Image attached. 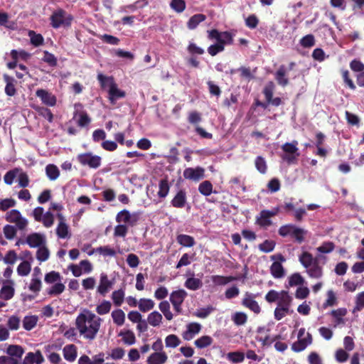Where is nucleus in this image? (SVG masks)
Returning <instances> with one entry per match:
<instances>
[{"label": "nucleus", "instance_id": "25", "mask_svg": "<svg viewBox=\"0 0 364 364\" xmlns=\"http://www.w3.org/2000/svg\"><path fill=\"white\" fill-rule=\"evenodd\" d=\"M63 352L64 358L69 362L74 361L77 358V348L73 344L65 346Z\"/></svg>", "mask_w": 364, "mask_h": 364}, {"label": "nucleus", "instance_id": "6", "mask_svg": "<svg viewBox=\"0 0 364 364\" xmlns=\"http://www.w3.org/2000/svg\"><path fill=\"white\" fill-rule=\"evenodd\" d=\"M139 220V213L134 212L131 213L128 210L124 209L116 215V221L119 223H124L129 226H134Z\"/></svg>", "mask_w": 364, "mask_h": 364}, {"label": "nucleus", "instance_id": "52", "mask_svg": "<svg viewBox=\"0 0 364 364\" xmlns=\"http://www.w3.org/2000/svg\"><path fill=\"white\" fill-rule=\"evenodd\" d=\"M229 360L235 363H242L245 359V354L242 352H230L227 354Z\"/></svg>", "mask_w": 364, "mask_h": 364}, {"label": "nucleus", "instance_id": "64", "mask_svg": "<svg viewBox=\"0 0 364 364\" xmlns=\"http://www.w3.org/2000/svg\"><path fill=\"white\" fill-rule=\"evenodd\" d=\"M111 309V303L109 301H104L96 308L97 312L100 315H104L107 314Z\"/></svg>", "mask_w": 364, "mask_h": 364}, {"label": "nucleus", "instance_id": "3", "mask_svg": "<svg viewBox=\"0 0 364 364\" xmlns=\"http://www.w3.org/2000/svg\"><path fill=\"white\" fill-rule=\"evenodd\" d=\"M100 320H76V326L81 335L88 339H93L100 326Z\"/></svg>", "mask_w": 364, "mask_h": 364}, {"label": "nucleus", "instance_id": "11", "mask_svg": "<svg viewBox=\"0 0 364 364\" xmlns=\"http://www.w3.org/2000/svg\"><path fill=\"white\" fill-rule=\"evenodd\" d=\"M36 96L41 100V102L48 107H54L57 102L56 97L48 90L38 89L36 91Z\"/></svg>", "mask_w": 364, "mask_h": 364}, {"label": "nucleus", "instance_id": "4", "mask_svg": "<svg viewBox=\"0 0 364 364\" xmlns=\"http://www.w3.org/2000/svg\"><path fill=\"white\" fill-rule=\"evenodd\" d=\"M50 25L54 28L70 26L73 17L63 9L55 10L50 17Z\"/></svg>", "mask_w": 364, "mask_h": 364}, {"label": "nucleus", "instance_id": "30", "mask_svg": "<svg viewBox=\"0 0 364 364\" xmlns=\"http://www.w3.org/2000/svg\"><path fill=\"white\" fill-rule=\"evenodd\" d=\"M299 262L306 268L310 267L314 264V262L318 261L316 258H314L313 255L309 252H304L299 256Z\"/></svg>", "mask_w": 364, "mask_h": 364}, {"label": "nucleus", "instance_id": "62", "mask_svg": "<svg viewBox=\"0 0 364 364\" xmlns=\"http://www.w3.org/2000/svg\"><path fill=\"white\" fill-rule=\"evenodd\" d=\"M4 234L6 239L12 240L16 235V227L10 225H6L3 228Z\"/></svg>", "mask_w": 364, "mask_h": 364}, {"label": "nucleus", "instance_id": "42", "mask_svg": "<svg viewBox=\"0 0 364 364\" xmlns=\"http://www.w3.org/2000/svg\"><path fill=\"white\" fill-rule=\"evenodd\" d=\"M28 36L31 38V43L35 47H38L43 44L44 39L41 34L36 33L33 31H30Z\"/></svg>", "mask_w": 364, "mask_h": 364}, {"label": "nucleus", "instance_id": "50", "mask_svg": "<svg viewBox=\"0 0 364 364\" xmlns=\"http://www.w3.org/2000/svg\"><path fill=\"white\" fill-rule=\"evenodd\" d=\"M213 339L208 336H203L195 341V345L198 348H204L211 345Z\"/></svg>", "mask_w": 364, "mask_h": 364}, {"label": "nucleus", "instance_id": "43", "mask_svg": "<svg viewBox=\"0 0 364 364\" xmlns=\"http://www.w3.org/2000/svg\"><path fill=\"white\" fill-rule=\"evenodd\" d=\"M138 304L139 309L142 312L149 311L154 306V302L150 299H141Z\"/></svg>", "mask_w": 364, "mask_h": 364}, {"label": "nucleus", "instance_id": "22", "mask_svg": "<svg viewBox=\"0 0 364 364\" xmlns=\"http://www.w3.org/2000/svg\"><path fill=\"white\" fill-rule=\"evenodd\" d=\"M6 353L20 362L24 353V349L18 345H9L6 350Z\"/></svg>", "mask_w": 364, "mask_h": 364}, {"label": "nucleus", "instance_id": "15", "mask_svg": "<svg viewBox=\"0 0 364 364\" xmlns=\"http://www.w3.org/2000/svg\"><path fill=\"white\" fill-rule=\"evenodd\" d=\"M204 176V169L201 167L187 168L183 171V176L186 179L198 181Z\"/></svg>", "mask_w": 364, "mask_h": 364}, {"label": "nucleus", "instance_id": "9", "mask_svg": "<svg viewBox=\"0 0 364 364\" xmlns=\"http://www.w3.org/2000/svg\"><path fill=\"white\" fill-rule=\"evenodd\" d=\"M188 294L184 289L173 291L170 294V301L173 305V309L180 313L182 310L181 305L186 298Z\"/></svg>", "mask_w": 364, "mask_h": 364}, {"label": "nucleus", "instance_id": "24", "mask_svg": "<svg viewBox=\"0 0 364 364\" xmlns=\"http://www.w3.org/2000/svg\"><path fill=\"white\" fill-rule=\"evenodd\" d=\"M270 273L275 279H281L285 276V269L282 263L274 261L270 266Z\"/></svg>", "mask_w": 364, "mask_h": 364}, {"label": "nucleus", "instance_id": "34", "mask_svg": "<svg viewBox=\"0 0 364 364\" xmlns=\"http://www.w3.org/2000/svg\"><path fill=\"white\" fill-rule=\"evenodd\" d=\"M235 278L232 276H221V275H213L211 277V281L215 285L223 286L229 282L234 281Z\"/></svg>", "mask_w": 364, "mask_h": 364}, {"label": "nucleus", "instance_id": "5", "mask_svg": "<svg viewBox=\"0 0 364 364\" xmlns=\"http://www.w3.org/2000/svg\"><path fill=\"white\" fill-rule=\"evenodd\" d=\"M77 161L82 166H88L91 168H97L101 166L102 158L93 155L91 152L80 154L77 156Z\"/></svg>", "mask_w": 364, "mask_h": 364}, {"label": "nucleus", "instance_id": "23", "mask_svg": "<svg viewBox=\"0 0 364 364\" xmlns=\"http://www.w3.org/2000/svg\"><path fill=\"white\" fill-rule=\"evenodd\" d=\"M242 304L255 313H259L260 311L259 306L249 292H246L245 298L242 300Z\"/></svg>", "mask_w": 364, "mask_h": 364}, {"label": "nucleus", "instance_id": "59", "mask_svg": "<svg viewBox=\"0 0 364 364\" xmlns=\"http://www.w3.org/2000/svg\"><path fill=\"white\" fill-rule=\"evenodd\" d=\"M165 343L166 347L176 348L180 344L181 341L178 336L171 334L166 338Z\"/></svg>", "mask_w": 364, "mask_h": 364}, {"label": "nucleus", "instance_id": "16", "mask_svg": "<svg viewBox=\"0 0 364 364\" xmlns=\"http://www.w3.org/2000/svg\"><path fill=\"white\" fill-rule=\"evenodd\" d=\"M311 343V335L309 333H308L306 337L298 338V341L292 344L291 349L294 352H301L304 350Z\"/></svg>", "mask_w": 364, "mask_h": 364}, {"label": "nucleus", "instance_id": "13", "mask_svg": "<svg viewBox=\"0 0 364 364\" xmlns=\"http://www.w3.org/2000/svg\"><path fill=\"white\" fill-rule=\"evenodd\" d=\"M187 203L186 192L183 189L179 190L171 201V204L176 208H183Z\"/></svg>", "mask_w": 364, "mask_h": 364}, {"label": "nucleus", "instance_id": "40", "mask_svg": "<svg viewBox=\"0 0 364 364\" xmlns=\"http://www.w3.org/2000/svg\"><path fill=\"white\" fill-rule=\"evenodd\" d=\"M38 114L46 118L49 122H52L53 119V114L51 111L45 107L36 106L34 107Z\"/></svg>", "mask_w": 364, "mask_h": 364}, {"label": "nucleus", "instance_id": "55", "mask_svg": "<svg viewBox=\"0 0 364 364\" xmlns=\"http://www.w3.org/2000/svg\"><path fill=\"white\" fill-rule=\"evenodd\" d=\"M98 37L105 43L116 46L118 45L120 40L114 36L109 34L99 35Z\"/></svg>", "mask_w": 364, "mask_h": 364}, {"label": "nucleus", "instance_id": "57", "mask_svg": "<svg viewBox=\"0 0 364 364\" xmlns=\"http://www.w3.org/2000/svg\"><path fill=\"white\" fill-rule=\"evenodd\" d=\"M128 232V226L125 224H119L114 228V236L124 237Z\"/></svg>", "mask_w": 364, "mask_h": 364}, {"label": "nucleus", "instance_id": "31", "mask_svg": "<svg viewBox=\"0 0 364 364\" xmlns=\"http://www.w3.org/2000/svg\"><path fill=\"white\" fill-rule=\"evenodd\" d=\"M95 252H98L104 256L109 257H114L116 255V251L109 246H100L96 249H92L90 251L87 252V254L88 255H92Z\"/></svg>", "mask_w": 364, "mask_h": 364}, {"label": "nucleus", "instance_id": "27", "mask_svg": "<svg viewBox=\"0 0 364 364\" xmlns=\"http://www.w3.org/2000/svg\"><path fill=\"white\" fill-rule=\"evenodd\" d=\"M167 360V355L164 352H155L147 360L149 364H164Z\"/></svg>", "mask_w": 364, "mask_h": 364}, {"label": "nucleus", "instance_id": "33", "mask_svg": "<svg viewBox=\"0 0 364 364\" xmlns=\"http://www.w3.org/2000/svg\"><path fill=\"white\" fill-rule=\"evenodd\" d=\"M307 274L312 278H320L323 274L322 268L318 264V261L314 262V264L306 269Z\"/></svg>", "mask_w": 364, "mask_h": 364}, {"label": "nucleus", "instance_id": "36", "mask_svg": "<svg viewBox=\"0 0 364 364\" xmlns=\"http://www.w3.org/2000/svg\"><path fill=\"white\" fill-rule=\"evenodd\" d=\"M46 173L50 181L56 180L60 176V171L57 166L48 164L46 167Z\"/></svg>", "mask_w": 364, "mask_h": 364}, {"label": "nucleus", "instance_id": "21", "mask_svg": "<svg viewBox=\"0 0 364 364\" xmlns=\"http://www.w3.org/2000/svg\"><path fill=\"white\" fill-rule=\"evenodd\" d=\"M4 80L6 82L5 93L9 97H13L16 94V80L11 76L4 74Z\"/></svg>", "mask_w": 364, "mask_h": 364}, {"label": "nucleus", "instance_id": "54", "mask_svg": "<svg viewBox=\"0 0 364 364\" xmlns=\"http://www.w3.org/2000/svg\"><path fill=\"white\" fill-rule=\"evenodd\" d=\"M276 243L273 240H266L259 245V249L263 252H270L274 250Z\"/></svg>", "mask_w": 364, "mask_h": 364}, {"label": "nucleus", "instance_id": "49", "mask_svg": "<svg viewBox=\"0 0 364 364\" xmlns=\"http://www.w3.org/2000/svg\"><path fill=\"white\" fill-rule=\"evenodd\" d=\"M31 269V264L28 261L21 262L17 267V273L20 276H27Z\"/></svg>", "mask_w": 364, "mask_h": 364}, {"label": "nucleus", "instance_id": "18", "mask_svg": "<svg viewBox=\"0 0 364 364\" xmlns=\"http://www.w3.org/2000/svg\"><path fill=\"white\" fill-rule=\"evenodd\" d=\"M44 362L43 356L40 350H37L36 353L29 352L25 356L22 363L20 364H42Z\"/></svg>", "mask_w": 364, "mask_h": 364}, {"label": "nucleus", "instance_id": "32", "mask_svg": "<svg viewBox=\"0 0 364 364\" xmlns=\"http://www.w3.org/2000/svg\"><path fill=\"white\" fill-rule=\"evenodd\" d=\"M184 286L188 289L196 291L202 287L203 282L200 279L192 277L186 280Z\"/></svg>", "mask_w": 364, "mask_h": 364}, {"label": "nucleus", "instance_id": "47", "mask_svg": "<svg viewBox=\"0 0 364 364\" xmlns=\"http://www.w3.org/2000/svg\"><path fill=\"white\" fill-rule=\"evenodd\" d=\"M195 254H192L191 255L188 253H184L178 263L176 264V268L180 269L181 267L183 266H188L189 265L191 262L193 260Z\"/></svg>", "mask_w": 364, "mask_h": 364}, {"label": "nucleus", "instance_id": "38", "mask_svg": "<svg viewBox=\"0 0 364 364\" xmlns=\"http://www.w3.org/2000/svg\"><path fill=\"white\" fill-rule=\"evenodd\" d=\"M297 145H298V141L296 140H294L291 143L287 142V143L284 144L282 146V149L286 154H296V156H299V154L297 153V151H298Z\"/></svg>", "mask_w": 364, "mask_h": 364}, {"label": "nucleus", "instance_id": "35", "mask_svg": "<svg viewBox=\"0 0 364 364\" xmlns=\"http://www.w3.org/2000/svg\"><path fill=\"white\" fill-rule=\"evenodd\" d=\"M284 293H288V291L283 290L280 292H278L275 290L272 289L269 291L266 294L265 299L269 303L275 302L276 301L279 302L281 301V298L282 297V296H284L283 294Z\"/></svg>", "mask_w": 364, "mask_h": 364}, {"label": "nucleus", "instance_id": "63", "mask_svg": "<svg viewBox=\"0 0 364 364\" xmlns=\"http://www.w3.org/2000/svg\"><path fill=\"white\" fill-rule=\"evenodd\" d=\"M259 24V19L255 14H251L245 18V25L250 29H254L257 27Z\"/></svg>", "mask_w": 364, "mask_h": 364}, {"label": "nucleus", "instance_id": "14", "mask_svg": "<svg viewBox=\"0 0 364 364\" xmlns=\"http://www.w3.org/2000/svg\"><path fill=\"white\" fill-rule=\"evenodd\" d=\"M201 330V325L198 323L192 322L187 325V329L183 334V338L186 341L191 340Z\"/></svg>", "mask_w": 364, "mask_h": 364}, {"label": "nucleus", "instance_id": "39", "mask_svg": "<svg viewBox=\"0 0 364 364\" xmlns=\"http://www.w3.org/2000/svg\"><path fill=\"white\" fill-rule=\"evenodd\" d=\"M20 171H21L20 168H14L7 171L4 176V183L7 185H11Z\"/></svg>", "mask_w": 364, "mask_h": 364}, {"label": "nucleus", "instance_id": "41", "mask_svg": "<svg viewBox=\"0 0 364 364\" xmlns=\"http://www.w3.org/2000/svg\"><path fill=\"white\" fill-rule=\"evenodd\" d=\"M198 191L200 194L208 196L213 192V185L209 181H204L199 184Z\"/></svg>", "mask_w": 364, "mask_h": 364}, {"label": "nucleus", "instance_id": "58", "mask_svg": "<svg viewBox=\"0 0 364 364\" xmlns=\"http://www.w3.org/2000/svg\"><path fill=\"white\" fill-rule=\"evenodd\" d=\"M159 309L164 314L165 318H173V314L170 311V304L167 301H163L159 304Z\"/></svg>", "mask_w": 364, "mask_h": 364}, {"label": "nucleus", "instance_id": "1", "mask_svg": "<svg viewBox=\"0 0 364 364\" xmlns=\"http://www.w3.org/2000/svg\"><path fill=\"white\" fill-rule=\"evenodd\" d=\"M208 38L210 40H215V44L208 48V52L211 56H215L218 53L225 50V45H230L233 43L232 34L228 31L220 32L217 29L208 31Z\"/></svg>", "mask_w": 364, "mask_h": 364}, {"label": "nucleus", "instance_id": "12", "mask_svg": "<svg viewBox=\"0 0 364 364\" xmlns=\"http://www.w3.org/2000/svg\"><path fill=\"white\" fill-rule=\"evenodd\" d=\"M26 242L30 247L36 248L46 245V240L42 234L33 232L26 237Z\"/></svg>", "mask_w": 364, "mask_h": 364}, {"label": "nucleus", "instance_id": "53", "mask_svg": "<svg viewBox=\"0 0 364 364\" xmlns=\"http://www.w3.org/2000/svg\"><path fill=\"white\" fill-rule=\"evenodd\" d=\"M21 217H22V215L20 211L16 209H13L6 213L5 219L6 221L11 223H14L17 222V220H19Z\"/></svg>", "mask_w": 364, "mask_h": 364}, {"label": "nucleus", "instance_id": "29", "mask_svg": "<svg viewBox=\"0 0 364 364\" xmlns=\"http://www.w3.org/2000/svg\"><path fill=\"white\" fill-rule=\"evenodd\" d=\"M206 19L205 15L203 14H197L192 16L187 22V27L190 30L195 29L199 23L204 21Z\"/></svg>", "mask_w": 364, "mask_h": 364}, {"label": "nucleus", "instance_id": "44", "mask_svg": "<svg viewBox=\"0 0 364 364\" xmlns=\"http://www.w3.org/2000/svg\"><path fill=\"white\" fill-rule=\"evenodd\" d=\"M170 7L176 13H182L186 8V4L184 0H171Z\"/></svg>", "mask_w": 364, "mask_h": 364}, {"label": "nucleus", "instance_id": "37", "mask_svg": "<svg viewBox=\"0 0 364 364\" xmlns=\"http://www.w3.org/2000/svg\"><path fill=\"white\" fill-rule=\"evenodd\" d=\"M125 296L124 289L114 291L112 294V299L116 306H119L124 301Z\"/></svg>", "mask_w": 364, "mask_h": 364}, {"label": "nucleus", "instance_id": "46", "mask_svg": "<svg viewBox=\"0 0 364 364\" xmlns=\"http://www.w3.org/2000/svg\"><path fill=\"white\" fill-rule=\"evenodd\" d=\"M50 256L49 250L44 245L38 247L36 252V258L40 262H45L48 259Z\"/></svg>", "mask_w": 364, "mask_h": 364}, {"label": "nucleus", "instance_id": "26", "mask_svg": "<svg viewBox=\"0 0 364 364\" xmlns=\"http://www.w3.org/2000/svg\"><path fill=\"white\" fill-rule=\"evenodd\" d=\"M170 187L168 176L161 179L159 183L158 196L161 198H166L169 193Z\"/></svg>", "mask_w": 364, "mask_h": 364}, {"label": "nucleus", "instance_id": "8", "mask_svg": "<svg viewBox=\"0 0 364 364\" xmlns=\"http://www.w3.org/2000/svg\"><path fill=\"white\" fill-rule=\"evenodd\" d=\"M283 294L284 296H282L281 301L277 303V307L274 311L275 318H282L286 316L289 311L291 297L289 295V293H284Z\"/></svg>", "mask_w": 364, "mask_h": 364}, {"label": "nucleus", "instance_id": "19", "mask_svg": "<svg viewBox=\"0 0 364 364\" xmlns=\"http://www.w3.org/2000/svg\"><path fill=\"white\" fill-rule=\"evenodd\" d=\"M109 93V100L112 104H114L116 100L119 98H123L125 97L126 93L124 91L119 90L117 87V85L115 83V82H112V85H110V87L108 90Z\"/></svg>", "mask_w": 364, "mask_h": 364}, {"label": "nucleus", "instance_id": "28", "mask_svg": "<svg viewBox=\"0 0 364 364\" xmlns=\"http://www.w3.org/2000/svg\"><path fill=\"white\" fill-rule=\"evenodd\" d=\"M176 241L178 244L186 247H191L196 244L193 237L185 234L177 235Z\"/></svg>", "mask_w": 364, "mask_h": 364}, {"label": "nucleus", "instance_id": "17", "mask_svg": "<svg viewBox=\"0 0 364 364\" xmlns=\"http://www.w3.org/2000/svg\"><path fill=\"white\" fill-rule=\"evenodd\" d=\"M113 282L108 279L107 275L105 273L100 274V284L97 287V292L105 296L109 290L112 287Z\"/></svg>", "mask_w": 364, "mask_h": 364}, {"label": "nucleus", "instance_id": "7", "mask_svg": "<svg viewBox=\"0 0 364 364\" xmlns=\"http://www.w3.org/2000/svg\"><path fill=\"white\" fill-rule=\"evenodd\" d=\"M275 90V85L272 81H269L264 86L262 93L264 95L266 101L272 106L279 107L283 102L281 97H273Z\"/></svg>", "mask_w": 364, "mask_h": 364}, {"label": "nucleus", "instance_id": "45", "mask_svg": "<svg viewBox=\"0 0 364 364\" xmlns=\"http://www.w3.org/2000/svg\"><path fill=\"white\" fill-rule=\"evenodd\" d=\"M14 295V289L10 285H4L0 290V296L4 300L11 299Z\"/></svg>", "mask_w": 364, "mask_h": 364}, {"label": "nucleus", "instance_id": "48", "mask_svg": "<svg viewBox=\"0 0 364 364\" xmlns=\"http://www.w3.org/2000/svg\"><path fill=\"white\" fill-rule=\"evenodd\" d=\"M56 234L59 238H66L69 237V228L66 223H58L56 228Z\"/></svg>", "mask_w": 364, "mask_h": 364}, {"label": "nucleus", "instance_id": "10", "mask_svg": "<svg viewBox=\"0 0 364 364\" xmlns=\"http://www.w3.org/2000/svg\"><path fill=\"white\" fill-rule=\"evenodd\" d=\"M279 213V208L276 207L272 210H263L259 213V217L257 218V223L261 227H268L272 225L270 218L277 215Z\"/></svg>", "mask_w": 364, "mask_h": 364}, {"label": "nucleus", "instance_id": "61", "mask_svg": "<svg viewBox=\"0 0 364 364\" xmlns=\"http://www.w3.org/2000/svg\"><path fill=\"white\" fill-rule=\"evenodd\" d=\"M45 282L47 284H52L60 280V274L55 271H51L45 275Z\"/></svg>", "mask_w": 364, "mask_h": 364}, {"label": "nucleus", "instance_id": "56", "mask_svg": "<svg viewBox=\"0 0 364 364\" xmlns=\"http://www.w3.org/2000/svg\"><path fill=\"white\" fill-rule=\"evenodd\" d=\"M300 44L304 48H311L315 45V38L312 34H308L300 40Z\"/></svg>", "mask_w": 364, "mask_h": 364}, {"label": "nucleus", "instance_id": "60", "mask_svg": "<svg viewBox=\"0 0 364 364\" xmlns=\"http://www.w3.org/2000/svg\"><path fill=\"white\" fill-rule=\"evenodd\" d=\"M44 56L43 58V60L48 63L51 67H55L57 65L58 61L55 56L53 54L49 53L47 50H45L43 52Z\"/></svg>", "mask_w": 364, "mask_h": 364}, {"label": "nucleus", "instance_id": "20", "mask_svg": "<svg viewBox=\"0 0 364 364\" xmlns=\"http://www.w3.org/2000/svg\"><path fill=\"white\" fill-rule=\"evenodd\" d=\"M287 69L285 65H282L279 66L278 70L274 74V78L277 82L278 85L282 87H286L289 85V81L287 77Z\"/></svg>", "mask_w": 364, "mask_h": 364}, {"label": "nucleus", "instance_id": "51", "mask_svg": "<svg viewBox=\"0 0 364 364\" xmlns=\"http://www.w3.org/2000/svg\"><path fill=\"white\" fill-rule=\"evenodd\" d=\"M304 282V278L299 273H294L289 277L288 284L289 287L301 285Z\"/></svg>", "mask_w": 364, "mask_h": 364}, {"label": "nucleus", "instance_id": "2", "mask_svg": "<svg viewBox=\"0 0 364 364\" xmlns=\"http://www.w3.org/2000/svg\"><path fill=\"white\" fill-rule=\"evenodd\" d=\"M278 234L282 237H290L298 244L303 243L308 234V230L292 223L282 225L278 230Z\"/></svg>", "mask_w": 364, "mask_h": 364}]
</instances>
